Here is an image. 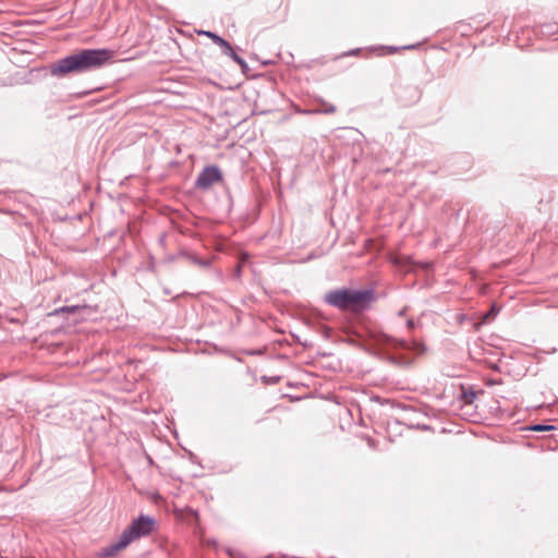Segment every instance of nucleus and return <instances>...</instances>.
<instances>
[{"label":"nucleus","instance_id":"f257e3e1","mask_svg":"<svg viewBox=\"0 0 558 558\" xmlns=\"http://www.w3.org/2000/svg\"><path fill=\"white\" fill-rule=\"evenodd\" d=\"M113 52L109 49H82L66 56L50 65V73L57 77L80 74L104 66Z\"/></svg>","mask_w":558,"mask_h":558},{"label":"nucleus","instance_id":"f03ea898","mask_svg":"<svg viewBox=\"0 0 558 558\" xmlns=\"http://www.w3.org/2000/svg\"><path fill=\"white\" fill-rule=\"evenodd\" d=\"M374 291L371 289H336L324 295V301L328 305L344 312L359 313L369 307L374 301Z\"/></svg>","mask_w":558,"mask_h":558},{"label":"nucleus","instance_id":"7ed1b4c3","mask_svg":"<svg viewBox=\"0 0 558 558\" xmlns=\"http://www.w3.org/2000/svg\"><path fill=\"white\" fill-rule=\"evenodd\" d=\"M155 523L156 521L154 518L141 514L122 532L117 542L102 549L101 556L112 557L120 550L128 547L133 541L149 535L153 532Z\"/></svg>","mask_w":558,"mask_h":558},{"label":"nucleus","instance_id":"20e7f679","mask_svg":"<svg viewBox=\"0 0 558 558\" xmlns=\"http://www.w3.org/2000/svg\"><path fill=\"white\" fill-rule=\"evenodd\" d=\"M376 343L383 349L408 350L416 353L424 351L423 344L417 341L398 339L386 333L378 335L376 338Z\"/></svg>","mask_w":558,"mask_h":558},{"label":"nucleus","instance_id":"39448f33","mask_svg":"<svg viewBox=\"0 0 558 558\" xmlns=\"http://www.w3.org/2000/svg\"><path fill=\"white\" fill-rule=\"evenodd\" d=\"M222 179L221 171L217 166H207L198 174L195 186L202 190L209 189Z\"/></svg>","mask_w":558,"mask_h":558},{"label":"nucleus","instance_id":"423d86ee","mask_svg":"<svg viewBox=\"0 0 558 558\" xmlns=\"http://www.w3.org/2000/svg\"><path fill=\"white\" fill-rule=\"evenodd\" d=\"M222 48V52L223 54L228 56L229 58H231L235 63H238L239 65H241L242 68L246 66V62L244 61L243 58H241L232 48V46L227 41L225 40V43L220 46Z\"/></svg>","mask_w":558,"mask_h":558},{"label":"nucleus","instance_id":"0eeeda50","mask_svg":"<svg viewBox=\"0 0 558 558\" xmlns=\"http://www.w3.org/2000/svg\"><path fill=\"white\" fill-rule=\"evenodd\" d=\"M558 32V25L556 23H547L541 25V33L543 35H555Z\"/></svg>","mask_w":558,"mask_h":558},{"label":"nucleus","instance_id":"6e6552de","mask_svg":"<svg viewBox=\"0 0 558 558\" xmlns=\"http://www.w3.org/2000/svg\"><path fill=\"white\" fill-rule=\"evenodd\" d=\"M199 35H204L208 38H210L216 45H218L219 47L225 43L226 39H223L222 37H220L219 35L210 32V31H201L198 32Z\"/></svg>","mask_w":558,"mask_h":558},{"label":"nucleus","instance_id":"1a4fd4ad","mask_svg":"<svg viewBox=\"0 0 558 558\" xmlns=\"http://www.w3.org/2000/svg\"><path fill=\"white\" fill-rule=\"evenodd\" d=\"M308 113H333L336 112V107L331 104H327L325 101H323V108L320 109H314V110H311V111H307Z\"/></svg>","mask_w":558,"mask_h":558},{"label":"nucleus","instance_id":"9d476101","mask_svg":"<svg viewBox=\"0 0 558 558\" xmlns=\"http://www.w3.org/2000/svg\"><path fill=\"white\" fill-rule=\"evenodd\" d=\"M555 429V426L553 425H543V424H536L531 427V430L534 432H547Z\"/></svg>","mask_w":558,"mask_h":558},{"label":"nucleus","instance_id":"9b49d317","mask_svg":"<svg viewBox=\"0 0 558 558\" xmlns=\"http://www.w3.org/2000/svg\"><path fill=\"white\" fill-rule=\"evenodd\" d=\"M192 262L201 267H204V268H207L210 266V262L209 260H205V259H202L199 257H192Z\"/></svg>","mask_w":558,"mask_h":558},{"label":"nucleus","instance_id":"f8f14e48","mask_svg":"<svg viewBox=\"0 0 558 558\" xmlns=\"http://www.w3.org/2000/svg\"><path fill=\"white\" fill-rule=\"evenodd\" d=\"M497 312L498 310L496 308V306L494 305L490 311L484 316V320L487 322L489 320L490 318H494L496 315H497Z\"/></svg>","mask_w":558,"mask_h":558},{"label":"nucleus","instance_id":"ddd939ff","mask_svg":"<svg viewBox=\"0 0 558 558\" xmlns=\"http://www.w3.org/2000/svg\"><path fill=\"white\" fill-rule=\"evenodd\" d=\"M77 310H78V307L73 306V307H62L60 311H62V312H75Z\"/></svg>","mask_w":558,"mask_h":558},{"label":"nucleus","instance_id":"4468645a","mask_svg":"<svg viewBox=\"0 0 558 558\" xmlns=\"http://www.w3.org/2000/svg\"><path fill=\"white\" fill-rule=\"evenodd\" d=\"M407 326L409 329H413L415 327V322L413 319H408Z\"/></svg>","mask_w":558,"mask_h":558},{"label":"nucleus","instance_id":"2eb2a0df","mask_svg":"<svg viewBox=\"0 0 558 558\" xmlns=\"http://www.w3.org/2000/svg\"><path fill=\"white\" fill-rule=\"evenodd\" d=\"M401 260H402V258H401V257H400V258L398 257V258H395V259H393V263H395L396 265H400V266H402V267H403L404 265L401 263Z\"/></svg>","mask_w":558,"mask_h":558},{"label":"nucleus","instance_id":"dca6fc26","mask_svg":"<svg viewBox=\"0 0 558 558\" xmlns=\"http://www.w3.org/2000/svg\"><path fill=\"white\" fill-rule=\"evenodd\" d=\"M404 314H405V308H403V310H401V311L399 312V316H403Z\"/></svg>","mask_w":558,"mask_h":558}]
</instances>
